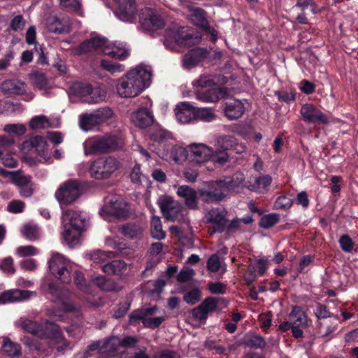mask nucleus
Instances as JSON below:
<instances>
[{
	"label": "nucleus",
	"instance_id": "nucleus-1",
	"mask_svg": "<svg viewBox=\"0 0 358 358\" xmlns=\"http://www.w3.org/2000/svg\"><path fill=\"white\" fill-rule=\"evenodd\" d=\"M215 150L201 143H191L187 146L189 159L196 164L209 161L220 164H225L229 159L228 150L241 154L246 150V146L233 136H220L216 138Z\"/></svg>",
	"mask_w": 358,
	"mask_h": 358
},
{
	"label": "nucleus",
	"instance_id": "nucleus-2",
	"mask_svg": "<svg viewBox=\"0 0 358 358\" xmlns=\"http://www.w3.org/2000/svg\"><path fill=\"white\" fill-rule=\"evenodd\" d=\"M151 77L150 67L138 65L117 80V94L122 98L136 97L150 85Z\"/></svg>",
	"mask_w": 358,
	"mask_h": 358
},
{
	"label": "nucleus",
	"instance_id": "nucleus-3",
	"mask_svg": "<svg viewBox=\"0 0 358 358\" xmlns=\"http://www.w3.org/2000/svg\"><path fill=\"white\" fill-rule=\"evenodd\" d=\"M88 217L83 211L67 209L62 210V221L63 240L70 247L78 244L83 232L86 229Z\"/></svg>",
	"mask_w": 358,
	"mask_h": 358
},
{
	"label": "nucleus",
	"instance_id": "nucleus-4",
	"mask_svg": "<svg viewBox=\"0 0 358 358\" xmlns=\"http://www.w3.org/2000/svg\"><path fill=\"white\" fill-rule=\"evenodd\" d=\"M15 324L24 331L41 338H50L56 343L64 341L59 327L53 322L46 321L44 324H39L28 318L21 317Z\"/></svg>",
	"mask_w": 358,
	"mask_h": 358
},
{
	"label": "nucleus",
	"instance_id": "nucleus-5",
	"mask_svg": "<svg viewBox=\"0 0 358 358\" xmlns=\"http://www.w3.org/2000/svg\"><path fill=\"white\" fill-rule=\"evenodd\" d=\"M200 38L187 27H174L166 31L164 45L171 50H178V47L190 46L199 43Z\"/></svg>",
	"mask_w": 358,
	"mask_h": 358
},
{
	"label": "nucleus",
	"instance_id": "nucleus-6",
	"mask_svg": "<svg viewBox=\"0 0 358 358\" xmlns=\"http://www.w3.org/2000/svg\"><path fill=\"white\" fill-rule=\"evenodd\" d=\"M122 144V141L116 136H94L84 142V153L86 155L104 153L115 150Z\"/></svg>",
	"mask_w": 358,
	"mask_h": 358
},
{
	"label": "nucleus",
	"instance_id": "nucleus-7",
	"mask_svg": "<svg viewBox=\"0 0 358 358\" xmlns=\"http://www.w3.org/2000/svg\"><path fill=\"white\" fill-rule=\"evenodd\" d=\"M70 93L80 97L83 102L96 103L102 101L106 92L102 86L92 87L91 85L79 82L73 83L70 87Z\"/></svg>",
	"mask_w": 358,
	"mask_h": 358
},
{
	"label": "nucleus",
	"instance_id": "nucleus-8",
	"mask_svg": "<svg viewBox=\"0 0 358 358\" xmlns=\"http://www.w3.org/2000/svg\"><path fill=\"white\" fill-rule=\"evenodd\" d=\"M120 167V161L113 157H99L92 162L90 173L92 178L96 180L108 179Z\"/></svg>",
	"mask_w": 358,
	"mask_h": 358
},
{
	"label": "nucleus",
	"instance_id": "nucleus-9",
	"mask_svg": "<svg viewBox=\"0 0 358 358\" xmlns=\"http://www.w3.org/2000/svg\"><path fill=\"white\" fill-rule=\"evenodd\" d=\"M99 214L104 220H108L110 217L126 218L130 213L126 201L121 198L113 197L105 202L99 210Z\"/></svg>",
	"mask_w": 358,
	"mask_h": 358
},
{
	"label": "nucleus",
	"instance_id": "nucleus-10",
	"mask_svg": "<svg viewBox=\"0 0 358 358\" xmlns=\"http://www.w3.org/2000/svg\"><path fill=\"white\" fill-rule=\"evenodd\" d=\"M113 115V112L110 108H101L94 113L80 115L79 124L83 131H87L110 119Z\"/></svg>",
	"mask_w": 358,
	"mask_h": 358
},
{
	"label": "nucleus",
	"instance_id": "nucleus-11",
	"mask_svg": "<svg viewBox=\"0 0 358 358\" xmlns=\"http://www.w3.org/2000/svg\"><path fill=\"white\" fill-rule=\"evenodd\" d=\"M157 311V308L153 306L151 308L137 309L133 311L129 315V324H134L138 321H142L143 325L146 327L154 329L158 327L165 320L164 316L151 317Z\"/></svg>",
	"mask_w": 358,
	"mask_h": 358
},
{
	"label": "nucleus",
	"instance_id": "nucleus-12",
	"mask_svg": "<svg viewBox=\"0 0 358 358\" xmlns=\"http://www.w3.org/2000/svg\"><path fill=\"white\" fill-rule=\"evenodd\" d=\"M81 194V188L76 180H69L64 183L55 192V197L60 205H71Z\"/></svg>",
	"mask_w": 358,
	"mask_h": 358
},
{
	"label": "nucleus",
	"instance_id": "nucleus-13",
	"mask_svg": "<svg viewBox=\"0 0 358 358\" xmlns=\"http://www.w3.org/2000/svg\"><path fill=\"white\" fill-rule=\"evenodd\" d=\"M48 264L50 271L55 277L65 283L70 281L69 262L62 255L52 252Z\"/></svg>",
	"mask_w": 358,
	"mask_h": 358
},
{
	"label": "nucleus",
	"instance_id": "nucleus-14",
	"mask_svg": "<svg viewBox=\"0 0 358 358\" xmlns=\"http://www.w3.org/2000/svg\"><path fill=\"white\" fill-rule=\"evenodd\" d=\"M140 23L147 31L162 29L165 24V18L158 11L147 8L140 14Z\"/></svg>",
	"mask_w": 358,
	"mask_h": 358
},
{
	"label": "nucleus",
	"instance_id": "nucleus-15",
	"mask_svg": "<svg viewBox=\"0 0 358 358\" xmlns=\"http://www.w3.org/2000/svg\"><path fill=\"white\" fill-rule=\"evenodd\" d=\"M158 203L163 215L169 220H176L182 213V204L169 195L159 196Z\"/></svg>",
	"mask_w": 358,
	"mask_h": 358
},
{
	"label": "nucleus",
	"instance_id": "nucleus-16",
	"mask_svg": "<svg viewBox=\"0 0 358 358\" xmlns=\"http://www.w3.org/2000/svg\"><path fill=\"white\" fill-rule=\"evenodd\" d=\"M115 15L120 20L134 22L136 19V8L134 0H115Z\"/></svg>",
	"mask_w": 358,
	"mask_h": 358
},
{
	"label": "nucleus",
	"instance_id": "nucleus-17",
	"mask_svg": "<svg viewBox=\"0 0 358 358\" xmlns=\"http://www.w3.org/2000/svg\"><path fill=\"white\" fill-rule=\"evenodd\" d=\"M22 150L25 152L38 154L41 159L47 161L48 155L47 152V144L43 138L40 136L31 137L22 145Z\"/></svg>",
	"mask_w": 358,
	"mask_h": 358
},
{
	"label": "nucleus",
	"instance_id": "nucleus-18",
	"mask_svg": "<svg viewBox=\"0 0 358 358\" xmlns=\"http://www.w3.org/2000/svg\"><path fill=\"white\" fill-rule=\"evenodd\" d=\"M227 189V182L225 181H214L210 185L209 190L201 192L202 199L206 202L219 201L222 200Z\"/></svg>",
	"mask_w": 358,
	"mask_h": 358
},
{
	"label": "nucleus",
	"instance_id": "nucleus-19",
	"mask_svg": "<svg viewBox=\"0 0 358 358\" xmlns=\"http://www.w3.org/2000/svg\"><path fill=\"white\" fill-rule=\"evenodd\" d=\"M302 118L309 123L328 124V117L320 109L311 103H306L301 106L300 110Z\"/></svg>",
	"mask_w": 358,
	"mask_h": 358
},
{
	"label": "nucleus",
	"instance_id": "nucleus-20",
	"mask_svg": "<svg viewBox=\"0 0 358 358\" xmlns=\"http://www.w3.org/2000/svg\"><path fill=\"white\" fill-rule=\"evenodd\" d=\"M9 175L13 182L18 187L21 196L28 198L33 194L34 188L30 176L21 172H9Z\"/></svg>",
	"mask_w": 358,
	"mask_h": 358
},
{
	"label": "nucleus",
	"instance_id": "nucleus-21",
	"mask_svg": "<svg viewBox=\"0 0 358 358\" xmlns=\"http://www.w3.org/2000/svg\"><path fill=\"white\" fill-rule=\"evenodd\" d=\"M245 111V103L239 99H230L223 103L224 116L229 120H235L243 116Z\"/></svg>",
	"mask_w": 358,
	"mask_h": 358
},
{
	"label": "nucleus",
	"instance_id": "nucleus-22",
	"mask_svg": "<svg viewBox=\"0 0 358 358\" xmlns=\"http://www.w3.org/2000/svg\"><path fill=\"white\" fill-rule=\"evenodd\" d=\"M175 116L180 124H189L195 120L194 106L189 102L178 103L174 108Z\"/></svg>",
	"mask_w": 358,
	"mask_h": 358
},
{
	"label": "nucleus",
	"instance_id": "nucleus-23",
	"mask_svg": "<svg viewBox=\"0 0 358 358\" xmlns=\"http://www.w3.org/2000/svg\"><path fill=\"white\" fill-rule=\"evenodd\" d=\"M46 27L53 33L62 34L70 31V20L64 15L50 16L46 20Z\"/></svg>",
	"mask_w": 358,
	"mask_h": 358
},
{
	"label": "nucleus",
	"instance_id": "nucleus-24",
	"mask_svg": "<svg viewBox=\"0 0 358 358\" xmlns=\"http://www.w3.org/2000/svg\"><path fill=\"white\" fill-rule=\"evenodd\" d=\"M130 119L136 127L145 128L152 124L154 115L150 109L142 107L134 111L130 115Z\"/></svg>",
	"mask_w": 358,
	"mask_h": 358
},
{
	"label": "nucleus",
	"instance_id": "nucleus-25",
	"mask_svg": "<svg viewBox=\"0 0 358 358\" xmlns=\"http://www.w3.org/2000/svg\"><path fill=\"white\" fill-rule=\"evenodd\" d=\"M189 10L191 12L189 15L190 21L196 26H200L206 28L208 33L213 36V40L217 39V32L215 29H211L207 25V21L205 16V11L199 8H193L192 6H188Z\"/></svg>",
	"mask_w": 358,
	"mask_h": 358
},
{
	"label": "nucleus",
	"instance_id": "nucleus-26",
	"mask_svg": "<svg viewBox=\"0 0 358 358\" xmlns=\"http://www.w3.org/2000/svg\"><path fill=\"white\" fill-rule=\"evenodd\" d=\"M103 52L114 59H124L129 55V50L126 44L120 41L108 43L103 48Z\"/></svg>",
	"mask_w": 358,
	"mask_h": 358
},
{
	"label": "nucleus",
	"instance_id": "nucleus-27",
	"mask_svg": "<svg viewBox=\"0 0 358 358\" xmlns=\"http://www.w3.org/2000/svg\"><path fill=\"white\" fill-rule=\"evenodd\" d=\"M34 294V292L28 290L9 289L0 294V303L26 300Z\"/></svg>",
	"mask_w": 358,
	"mask_h": 358
},
{
	"label": "nucleus",
	"instance_id": "nucleus-28",
	"mask_svg": "<svg viewBox=\"0 0 358 358\" xmlns=\"http://www.w3.org/2000/svg\"><path fill=\"white\" fill-rule=\"evenodd\" d=\"M226 215L227 212L225 210L218 208L212 209L206 214V221L216 226V229L213 231V233H215L216 231H221L223 230L227 224Z\"/></svg>",
	"mask_w": 358,
	"mask_h": 358
},
{
	"label": "nucleus",
	"instance_id": "nucleus-29",
	"mask_svg": "<svg viewBox=\"0 0 358 358\" xmlns=\"http://www.w3.org/2000/svg\"><path fill=\"white\" fill-rule=\"evenodd\" d=\"M108 42L105 38L94 37L83 42L78 48V54H83L93 51H101L107 45Z\"/></svg>",
	"mask_w": 358,
	"mask_h": 358
},
{
	"label": "nucleus",
	"instance_id": "nucleus-30",
	"mask_svg": "<svg viewBox=\"0 0 358 358\" xmlns=\"http://www.w3.org/2000/svg\"><path fill=\"white\" fill-rule=\"evenodd\" d=\"M225 95L224 88L212 87L205 92H196V97L198 100L207 103L216 102L222 99Z\"/></svg>",
	"mask_w": 358,
	"mask_h": 358
},
{
	"label": "nucleus",
	"instance_id": "nucleus-31",
	"mask_svg": "<svg viewBox=\"0 0 358 358\" xmlns=\"http://www.w3.org/2000/svg\"><path fill=\"white\" fill-rule=\"evenodd\" d=\"M177 194L182 198L186 206L194 209L197 207L196 193L194 189L187 185L178 187Z\"/></svg>",
	"mask_w": 358,
	"mask_h": 358
},
{
	"label": "nucleus",
	"instance_id": "nucleus-32",
	"mask_svg": "<svg viewBox=\"0 0 358 358\" xmlns=\"http://www.w3.org/2000/svg\"><path fill=\"white\" fill-rule=\"evenodd\" d=\"M120 231L125 237L130 239H141L143 234V227L136 223H127L122 225L119 228Z\"/></svg>",
	"mask_w": 358,
	"mask_h": 358
},
{
	"label": "nucleus",
	"instance_id": "nucleus-33",
	"mask_svg": "<svg viewBox=\"0 0 358 358\" xmlns=\"http://www.w3.org/2000/svg\"><path fill=\"white\" fill-rule=\"evenodd\" d=\"M207 51L202 48H194L189 51L183 57L184 66L191 68L198 64L207 55Z\"/></svg>",
	"mask_w": 358,
	"mask_h": 358
},
{
	"label": "nucleus",
	"instance_id": "nucleus-34",
	"mask_svg": "<svg viewBox=\"0 0 358 358\" xmlns=\"http://www.w3.org/2000/svg\"><path fill=\"white\" fill-rule=\"evenodd\" d=\"M272 181V178L268 175H264L256 178L254 182L250 181L248 187L252 191L257 192L258 193H263L268 190Z\"/></svg>",
	"mask_w": 358,
	"mask_h": 358
},
{
	"label": "nucleus",
	"instance_id": "nucleus-35",
	"mask_svg": "<svg viewBox=\"0 0 358 358\" xmlns=\"http://www.w3.org/2000/svg\"><path fill=\"white\" fill-rule=\"evenodd\" d=\"M289 320L292 326H300L306 328L308 326L307 316L299 306H294L289 315Z\"/></svg>",
	"mask_w": 358,
	"mask_h": 358
},
{
	"label": "nucleus",
	"instance_id": "nucleus-36",
	"mask_svg": "<svg viewBox=\"0 0 358 358\" xmlns=\"http://www.w3.org/2000/svg\"><path fill=\"white\" fill-rule=\"evenodd\" d=\"M3 353L10 357H18L21 354V346L20 344L13 342L10 338L4 337L1 345Z\"/></svg>",
	"mask_w": 358,
	"mask_h": 358
},
{
	"label": "nucleus",
	"instance_id": "nucleus-37",
	"mask_svg": "<svg viewBox=\"0 0 358 358\" xmlns=\"http://www.w3.org/2000/svg\"><path fill=\"white\" fill-rule=\"evenodd\" d=\"M127 264L121 260H114L102 266L103 272L108 274L120 275L127 270Z\"/></svg>",
	"mask_w": 358,
	"mask_h": 358
},
{
	"label": "nucleus",
	"instance_id": "nucleus-38",
	"mask_svg": "<svg viewBox=\"0 0 358 358\" xmlns=\"http://www.w3.org/2000/svg\"><path fill=\"white\" fill-rule=\"evenodd\" d=\"M1 88L10 94H22L26 92L27 85L18 80H7L2 84Z\"/></svg>",
	"mask_w": 358,
	"mask_h": 358
},
{
	"label": "nucleus",
	"instance_id": "nucleus-39",
	"mask_svg": "<svg viewBox=\"0 0 358 358\" xmlns=\"http://www.w3.org/2000/svg\"><path fill=\"white\" fill-rule=\"evenodd\" d=\"M195 120L211 122L216 117L214 110L208 107H194Z\"/></svg>",
	"mask_w": 358,
	"mask_h": 358
},
{
	"label": "nucleus",
	"instance_id": "nucleus-40",
	"mask_svg": "<svg viewBox=\"0 0 358 358\" xmlns=\"http://www.w3.org/2000/svg\"><path fill=\"white\" fill-rule=\"evenodd\" d=\"M150 232L152 238L162 240L165 238V232L162 229V224L159 217L153 215L150 223Z\"/></svg>",
	"mask_w": 358,
	"mask_h": 358
},
{
	"label": "nucleus",
	"instance_id": "nucleus-41",
	"mask_svg": "<svg viewBox=\"0 0 358 358\" xmlns=\"http://www.w3.org/2000/svg\"><path fill=\"white\" fill-rule=\"evenodd\" d=\"M171 159L177 164H181L187 159H189L187 152V147L183 148L182 146H173L170 150Z\"/></svg>",
	"mask_w": 358,
	"mask_h": 358
},
{
	"label": "nucleus",
	"instance_id": "nucleus-42",
	"mask_svg": "<svg viewBox=\"0 0 358 358\" xmlns=\"http://www.w3.org/2000/svg\"><path fill=\"white\" fill-rule=\"evenodd\" d=\"M21 232L26 238L30 241H34L40 236L39 228L31 223L24 224L21 229Z\"/></svg>",
	"mask_w": 358,
	"mask_h": 358
},
{
	"label": "nucleus",
	"instance_id": "nucleus-43",
	"mask_svg": "<svg viewBox=\"0 0 358 358\" xmlns=\"http://www.w3.org/2000/svg\"><path fill=\"white\" fill-rule=\"evenodd\" d=\"M92 282L101 289L105 291L116 290L115 284L113 281L107 280L104 276L99 275L93 278H92Z\"/></svg>",
	"mask_w": 358,
	"mask_h": 358
},
{
	"label": "nucleus",
	"instance_id": "nucleus-44",
	"mask_svg": "<svg viewBox=\"0 0 358 358\" xmlns=\"http://www.w3.org/2000/svg\"><path fill=\"white\" fill-rule=\"evenodd\" d=\"M31 77L32 83L36 88L44 92L47 91L48 88V80L44 74L35 73H33Z\"/></svg>",
	"mask_w": 358,
	"mask_h": 358
},
{
	"label": "nucleus",
	"instance_id": "nucleus-45",
	"mask_svg": "<svg viewBox=\"0 0 358 358\" xmlns=\"http://www.w3.org/2000/svg\"><path fill=\"white\" fill-rule=\"evenodd\" d=\"M101 66L112 74H117L122 73L124 71L125 67L123 64L110 62L108 60H102L101 62Z\"/></svg>",
	"mask_w": 358,
	"mask_h": 358
},
{
	"label": "nucleus",
	"instance_id": "nucleus-46",
	"mask_svg": "<svg viewBox=\"0 0 358 358\" xmlns=\"http://www.w3.org/2000/svg\"><path fill=\"white\" fill-rule=\"evenodd\" d=\"M120 345V339L117 337L113 336L105 342V343L103 344L101 349V353H113L117 350V347Z\"/></svg>",
	"mask_w": 358,
	"mask_h": 358
},
{
	"label": "nucleus",
	"instance_id": "nucleus-47",
	"mask_svg": "<svg viewBox=\"0 0 358 358\" xmlns=\"http://www.w3.org/2000/svg\"><path fill=\"white\" fill-rule=\"evenodd\" d=\"M112 252H104V251H94L90 253V259L92 261L94 264H100L107 261L112 257Z\"/></svg>",
	"mask_w": 358,
	"mask_h": 358
},
{
	"label": "nucleus",
	"instance_id": "nucleus-48",
	"mask_svg": "<svg viewBox=\"0 0 358 358\" xmlns=\"http://www.w3.org/2000/svg\"><path fill=\"white\" fill-rule=\"evenodd\" d=\"M49 126L48 120L43 115L34 117L29 122V127L33 129H44Z\"/></svg>",
	"mask_w": 358,
	"mask_h": 358
},
{
	"label": "nucleus",
	"instance_id": "nucleus-49",
	"mask_svg": "<svg viewBox=\"0 0 358 358\" xmlns=\"http://www.w3.org/2000/svg\"><path fill=\"white\" fill-rule=\"evenodd\" d=\"M74 282L80 290L85 293L90 294V287L87 284L84 274L80 271H75Z\"/></svg>",
	"mask_w": 358,
	"mask_h": 358
},
{
	"label": "nucleus",
	"instance_id": "nucleus-50",
	"mask_svg": "<svg viewBox=\"0 0 358 358\" xmlns=\"http://www.w3.org/2000/svg\"><path fill=\"white\" fill-rule=\"evenodd\" d=\"M201 298V291L198 288H194L187 292L183 296V300L188 304L194 305L199 302Z\"/></svg>",
	"mask_w": 358,
	"mask_h": 358
},
{
	"label": "nucleus",
	"instance_id": "nucleus-51",
	"mask_svg": "<svg viewBox=\"0 0 358 358\" xmlns=\"http://www.w3.org/2000/svg\"><path fill=\"white\" fill-rule=\"evenodd\" d=\"M278 220L279 217L276 214L266 215L261 218L259 225L262 228L268 229L278 223Z\"/></svg>",
	"mask_w": 358,
	"mask_h": 358
},
{
	"label": "nucleus",
	"instance_id": "nucleus-52",
	"mask_svg": "<svg viewBox=\"0 0 358 358\" xmlns=\"http://www.w3.org/2000/svg\"><path fill=\"white\" fill-rule=\"evenodd\" d=\"M245 345L250 348H262L265 346L266 343L262 337L252 336L245 338Z\"/></svg>",
	"mask_w": 358,
	"mask_h": 358
},
{
	"label": "nucleus",
	"instance_id": "nucleus-53",
	"mask_svg": "<svg viewBox=\"0 0 358 358\" xmlns=\"http://www.w3.org/2000/svg\"><path fill=\"white\" fill-rule=\"evenodd\" d=\"M3 131L8 134L21 136L26 132V127L22 124H9L5 125Z\"/></svg>",
	"mask_w": 358,
	"mask_h": 358
},
{
	"label": "nucleus",
	"instance_id": "nucleus-54",
	"mask_svg": "<svg viewBox=\"0 0 358 358\" xmlns=\"http://www.w3.org/2000/svg\"><path fill=\"white\" fill-rule=\"evenodd\" d=\"M292 196H280L276 199L274 206L276 209H287L292 206Z\"/></svg>",
	"mask_w": 358,
	"mask_h": 358
},
{
	"label": "nucleus",
	"instance_id": "nucleus-55",
	"mask_svg": "<svg viewBox=\"0 0 358 358\" xmlns=\"http://www.w3.org/2000/svg\"><path fill=\"white\" fill-rule=\"evenodd\" d=\"M217 305L218 299L214 297H208L201 303V307L203 308L208 315L215 311L217 308Z\"/></svg>",
	"mask_w": 358,
	"mask_h": 358
},
{
	"label": "nucleus",
	"instance_id": "nucleus-56",
	"mask_svg": "<svg viewBox=\"0 0 358 358\" xmlns=\"http://www.w3.org/2000/svg\"><path fill=\"white\" fill-rule=\"evenodd\" d=\"M222 266V262L219 256L216 254L213 255L208 260L207 268L211 272L217 271Z\"/></svg>",
	"mask_w": 358,
	"mask_h": 358
},
{
	"label": "nucleus",
	"instance_id": "nucleus-57",
	"mask_svg": "<svg viewBox=\"0 0 358 358\" xmlns=\"http://www.w3.org/2000/svg\"><path fill=\"white\" fill-rule=\"evenodd\" d=\"M192 85L196 87L207 88L215 85V81L208 76H201L197 80H194Z\"/></svg>",
	"mask_w": 358,
	"mask_h": 358
},
{
	"label": "nucleus",
	"instance_id": "nucleus-58",
	"mask_svg": "<svg viewBox=\"0 0 358 358\" xmlns=\"http://www.w3.org/2000/svg\"><path fill=\"white\" fill-rule=\"evenodd\" d=\"M38 252V249L32 245L20 246L17 249V254L20 257L34 256Z\"/></svg>",
	"mask_w": 358,
	"mask_h": 358
},
{
	"label": "nucleus",
	"instance_id": "nucleus-59",
	"mask_svg": "<svg viewBox=\"0 0 358 358\" xmlns=\"http://www.w3.org/2000/svg\"><path fill=\"white\" fill-rule=\"evenodd\" d=\"M60 4L62 6L69 8L73 11H78L80 15H83V13L80 10V3L79 0H60Z\"/></svg>",
	"mask_w": 358,
	"mask_h": 358
},
{
	"label": "nucleus",
	"instance_id": "nucleus-60",
	"mask_svg": "<svg viewBox=\"0 0 358 358\" xmlns=\"http://www.w3.org/2000/svg\"><path fill=\"white\" fill-rule=\"evenodd\" d=\"M339 243L341 249L347 252H351L354 247L352 241L348 235L342 236L339 239Z\"/></svg>",
	"mask_w": 358,
	"mask_h": 358
},
{
	"label": "nucleus",
	"instance_id": "nucleus-61",
	"mask_svg": "<svg viewBox=\"0 0 358 358\" xmlns=\"http://www.w3.org/2000/svg\"><path fill=\"white\" fill-rule=\"evenodd\" d=\"M143 176L140 165L136 164L131 169L130 173V178L133 183L140 184L141 182Z\"/></svg>",
	"mask_w": 358,
	"mask_h": 358
},
{
	"label": "nucleus",
	"instance_id": "nucleus-62",
	"mask_svg": "<svg viewBox=\"0 0 358 358\" xmlns=\"http://www.w3.org/2000/svg\"><path fill=\"white\" fill-rule=\"evenodd\" d=\"M0 268L5 273L13 274L15 270L13 266V260L11 257H6L0 264Z\"/></svg>",
	"mask_w": 358,
	"mask_h": 358
},
{
	"label": "nucleus",
	"instance_id": "nucleus-63",
	"mask_svg": "<svg viewBox=\"0 0 358 358\" xmlns=\"http://www.w3.org/2000/svg\"><path fill=\"white\" fill-rule=\"evenodd\" d=\"M24 203L20 200H15L10 202L8 205V211L13 213H19L23 211Z\"/></svg>",
	"mask_w": 358,
	"mask_h": 358
},
{
	"label": "nucleus",
	"instance_id": "nucleus-64",
	"mask_svg": "<svg viewBox=\"0 0 358 358\" xmlns=\"http://www.w3.org/2000/svg\"><path fill=\"white\" fill-rule=\"evenodd\" d=\"M194 275V271L192 268H185L182 270L178 275V280L185 282L191 280Z\"/></svg>",
	"mask_w": 358,
	"mask_h": 358
}]
</instances>
